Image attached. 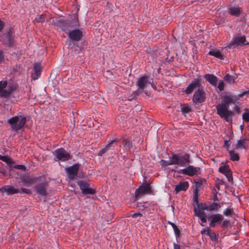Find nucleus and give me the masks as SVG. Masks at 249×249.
<instances>
[{"label": "nucleus", "mask_w": 249, "mask_h": 249, "mask_svg": "<svg viewBox=\"0 0 249 249\" xmlns=\"http://www.w3.org/2000/svg\"><path fill=\"white\" fill-rule=\"evenodd\" d=\"M108 151V148H107L106 145L104 148H102L99 150L98 155L99 156H102L104 154L107 152Z\"/></svg>", "instance_id": "44"}, {"label": "nucleus", "mask_w": 249, "mask_h": 249, "mask_svg": "<svg viewBox=\"0 0 249 249\" xmlns=\"http://www.w3.org/2000/svg\"><path fill=\"white\" fill-rule=\"evenodd\" d=\"M245 112L242 114V119L244 122H249V109L245 108Z\"/></svg>", "instance_id": "31"}, {"label": "nucleus", "mask_w": 249, "mask_h": 249, "mask_svg": "<svg viewBox=\"0 0 249 249\" xmlns=\"http://www.w3.org/2000/svg\"><path fill=\"white\" fill-rule=\"evenodd\" d=\"M16 89V87L13 85V84H9L8 86V88H7V90L11 93H12V92L15 90Z\"/></svg>", "instance_id": "48"}, {"label": "nucleus", "mask_w": 249, "mask_h": 249, "mask_svg": "<svg viewBox=\"0 0 249 249\" xmlns=\"http://www.w3.org/2000/svg\"><path fill=\"white\" fill-rule=\"evenodd\" d=\"M229 13L235 17H239L241 14V9L239 7H231L228 10Z\"/></svg>", "instance_id": "24"}, {"label": "nucleus", "mask_w": 249, "mask_h": 249, "mask_svg": "<svg viewBox=\"0 0 249 249\" xmlns=\"http://www.w3.org/2000/svg\"><path fill=\"white\" fill-rule=\"evenodd\" d=\"M246 38L245 36H234L230 43L226 46V48L233 49L239 45H246Z\"/></svg>", "instance_id": "10"}, {"label": "nucleus", "mask_w": 249, "mask_h": 249, "mask_svg": "<svg viewBox=\"0 0 249 249\" xmlns=\"http://www.w3.org/2000/svg\"><path fill=\"white\" fill-rule=\"evenodd\" d=\"M0 41L3 45L12 47L15 44V33L13 30L9 29L6 33L0 36Z\"/></svg>", "instance_id": "5"}, {"label": "nucleus", "mask_w": 249, "mask_h": 249, "mask_svg": "<svg viewBox=\"0 0 249 249\" xmlns=\"http://www.w3.org/2000/svg\"><path fill=\"white\" fill-rule=\"evenodd\" d=\"M245 140H240L237 141V142L236 144V148L237 149H241L245 148V146L244 145Z\"/></svg>", "instance_id": "35"}, {"label": "nucleus", "mask_w": 249, "mask_h": 249, "mask_svg": "<svg viewBox=\"0 0 249 249\" xmlns=\"http://www.w3.org/2000/svg\"><path fill=\"white\" fill-rule=\"evenodd\" d=\"M201 225L202 226H205V225H203L202 223V224H201Z\"/></svg>", "instance_id": "64"}, {"label": "nucleus", "mask_w": 249, "mask_h": 249, "mask_svg": "<svg viewBox=\"0 0 249 249\" xmlns=\"http://www.w3.org/2000/svg\"><path fill=\"white\" fill-rule=\"evenodd\" d=\"M79 164L75 163L66 168V172L70 179L72 180L77 176L79 169Z\"/></svg>", "instance_id": "13"}, {"label": "nucleus", "mask_w": 249, "mask_h": 249, "mask_svg": "<svg viewBox=\"0 0 249 249\" xmlns=\"http://www.w3.org/2000/svg\"><path fill=\"white\" fill-rule=\"evenodd\" d=\"M203 210H199L195 208L194 209L195 215L196 216H198L199 217H200L201 216H206L205 212H203Z\"/></svg>", "instance_id": "34"}, {"label": "nucleus", "mask_w": 249, "mask_h": 249, "mask_svg": "<svg viewBox=\"0 0 249 249\" xmlns=\"http://www.w3.org/2000/svg\"><path fill=\"white\" fill-rule=\"evenodd\" d=\"M235 109H236V110H239V107L237 106H236L235 107Z\"/></svg>", "instance_id": "62"}, {"label": "nucleus", "mask_w": 249, "mask_h": 249, "mask_svg": "<svg viewBox=\"0 0 249 249\" xmlns=\"http://www.w3.org/2000/svg\"><path fill=\"white\" fill-rule=\"evenodd\" d=\"M0 160L6 162L9 165L14 164V161L12 159L10 158L7 156H2L0 154Z\"/></svg>", "instance_id": "25"}, {"label": "nucleus", "mask_w": 249, "mask_h": 249, "mask_svg": "<svg viewBox=\"0 0 249 249\" xmlns=\"http://www.w3.org/2000/svg\"><path fill=\"white\" fill-rule=\"evenodd\" d=\"M11 93L7 89H3L0 92V96L3 98H7L11 95Z\"/></svg>", "instance_id": "39"}, {"label": "nucleus", "mask_w": 249, "mask_h": 249, "mask_svg": "<svg viewBox=\"0 0 249 249\" xmlns=\"http://www.w3.org/2000/svg\"><path fill=\"white\" fill-rule=\"evenodd\" d=\"M55 157L54 160L55 161H65L71 159V156L63 148L56 149L54 152Z\"/></svg>", "instance_id": "9"}, {"label": "nucleus", "mask_w": 249, "mask_h": 249, "mask_svg": "<svg viewBox=\"0 0 249 249\" xmlns=\"http://www.w3.org/2000/svg\"><path fill=\"white\" fill-rule=\"evenodd\" d=\"M207 235L210 237L211 240L214 242H218L219 235L218 234H216L214 232L209 231Z\"/></svg>", "instance_id": "28"}, {"label": "nucleus", "mask_w": 249, "mask_h": 249, "mask_svg": "<svg viewBox=\"0 0 249 249\" xmlns=\"http://www.w3.org/2000/svg\"><path fill=\"white\" fill-rule=\"evenodd\" d=\"M3 59V52L0 51V62Z\"/></svg>", "instance_id": "58"}, {"label": "nucleus", "mask_w": 249, "mask_h": 249, "mask_svg": "<svg viewBox=\"0 0 249 249\" xmlns=\"http://www.w3.org/2000/svg\"><path fill=\"white\" fill-rule=\"evenodd\" d=\"M168 223L172 227L173 229L177 226L176 224L172 222L169 221Z\"/></svg>", "instance_id": "59"}, {"label": "nucleus", "mask_w": 249, "mask_h": 249, "mask_svg": "<svg viewBox=\"0 0 249 249\" xmlns=\"http://www.w3.org/2000/svg\"><path fill=\"white\" fill-rule=\"evenodd\" d=\"M189 187L188 181H181L175 187V191L178 193L180 191H186Z\"/></svg>", "instance_id": "21"}, {"label": "nucleus", "mask_w": 249, "mask_h": 249, "mask_svg": "<svg viewBox=\"0 0 249 249\" xmlns=\"http://www.w3.org/2000/svg\"><path fill=\"white\" fill-rule=\"evenodd\" d=\"M199 218H200V219L201 220L202 223H206L207 222V219H206V218L205 217V216H201Z\"/></svg>", "instance_id": "56"}, {"label": "nucleus", "mask_w": 249, "mask_h": 249, "mask_svg": "<svg viewBox=\"0 0 249 249\" xmlns=\"http://www.w3.org/2000/svg\"><path fill=\"white\" fill-rule=\"evenodd\" d=\"M142 214L140 213H134L133 214H132L131 216L133 218H136L138 216L142 217Z\"/></svg>", "instance_id": "52"}, {"label": "nucleus", "mask_w": 249, "mask_h": 249, "mask_svg": "<svg viewBox=\"0 0 249 249\" xmlns=\"http://www.w3.org/2000/svg\"><path fill=\"white\" fill-rule=\"evenodd\" d=\"M206 100V93L203 90V88L201 89H197L196 90L193 97V102L196 104H200L205 102Z\"/></svg>", "instance_id": "11"}, {"label": "nucleus", "mask_w": 249, "mask_h": 249, "mask_svg": "<svg viewBox=\"0 0 249 249\" xmlns=\"http://www.w3.org/2000/svg\"><path fill=\"white\" fill-rule=\"evenodd\" d=\"M149 85L152 86L153 80L150 79L148 76L145 75L141 76L138 79L136 82V86L138 87V91L141 93L144 91V89L146 88Z\"/></svg>", "instance_id": "7"}, {"label": "nucleus", "mask_w": 249, "mask_h": 249, "mask_svg": "<svg viewBox=\"0 0 249 249\" xmlns=\"http://www.w3.org/2000/svg\"><path fill=\"white\" fill-rule=\"evenodd\" d=\"M231 145V142L229 140H225L224 141V146L227 148H228Z\"/></svg>", "instance_id": "54"}, {"label": "nucleus", "mask_w": 249, "mask_h": 249, "mask_svg": "<svg viewBox=\"0 0 249 249\" xmlns=\"http://www.w3.org/2000/svg\"><path fill=\"white\" fill-rule=\"evenodd\" d=\"M140 93L141 92L138 91V89L135 91H133L131 94L128 95V100L131 101L134 99L136 98Z\"/></svg>", "instance_id": "33"}, {"label": "nucleus", "mask_w": 249, "mask_h": 249, "mask_svg": "<svg viewBox=\"0 0 249 249\" xmlns=\"http://www.w3.org/2000/svg\"><path fill=\"white\" fill-rule=\"evenodd\" d=\"M187 164L185 168L178 171L179 174H182L189 177L197 176L200 174V168L195 167L193 165Z\"/></svg>", "instance_id": "6"}, {"label": "nucleus", "mask_w": 249, "mask_h": 249, "mask_svg": "<svg viewBox=\"0 0 249 249\" xmlns=\"http://www.w3.org/2000/svg\"><path fill=\"white\" fill-rule=\"evenodd\" d=\"M67 34L72 41H80L83 36L82 32L79 29H71Z\"/></svg>", "instance_id": "15"}, {"label": "nucleus", "mask_w": 249, "mask_h": 249, "mask_svg": "<svg viewBox=\"0 0 249 249\" xmlns=\"http://www.w3.org/2000/svg\"><path fill=\"white\" fill-rule=\"evenodd\" d=\"M14 167L15 169L21 170H25L26 169V167L23 165H16Z\"/></svg>", "instance_id": "50"}, {"label": "nucleus", "mask_w": 249, "mask_h": 249, "mask_svg": "<svg viewBox=\"0 0 249 249\" xmlns=\"http://www.w3.org/2000/svg\"><path fill=\"white\" fill-rule=\"evenodd\" d=\"M218 171L220 173L225 175L229 181H231L232 179L231 171L228 165L220 166L218 169Z\"/></svg>", "instance_id": "18"}, {"label": "nucleus", "mask_w": 249, "mask_h": 249, "mask_svg": "<svg viewBox=\"0 0 249 249\" xmlns=\"http://www.w3.org/2000/svg\"><path fill=\"white\" fill-rule=\"evenodd\" d=\"M38 178H29L26 180V182L28 183L29 184H35L38 181Z\"/></svg>", "instance_id": "41"}, {"label": "nucleus", "mask_w": 249, "mask_h": 249, "mask_svg": "<svg viewBox=\"0 0 249 249\" xmlns=\"http://www.w3.org/2000/svg\"><path fill=\"white\" fill-rule=\"evenodd\" d=\"M197 209H199V210H207V207H208V206H207L206 204H204L202 203H198L197 205Z\"/></svg>", "instance_id": "43"}, {"label": "nucleus", "mask_w": 249, "mask_h": 249, "mask_svg": "<svg viewBox=\"0 0 249 249\" xmlns=\"http://www.w3.org/2000/svg\"><path fill=\"white\" fill-rule=\"evenodd\" d=\"M223 214L227 216H232L234 214L233 209H226L223 211Z\"/></svg>", "instance_id": "38"}, {"label": "nucleus", "mask_w": 249, "mask_h": 249, "mask_svg": "<svg viewBox=\"0 0 249 249\" xmlns=\"http://www.w3.org/2000/svg\"><path fill=\"white\" fill-rule=\"evenodd\" d=\"M109 222H110V221H109V220H107V224H109V223H109Z\"/></svg>", "instance_id": "63"}, {"label": "nucleus", "mask_w": 249, "mask_h": 249, "mask_svg": "<svg viewBox=\"0 0 249 249\" xmlns=\"http://www.w3.org/2000/svg\"><path fill=\"white\" fill-rule=\"evenodd\" d=\"M194 202L197 205L198 203V191L197 190H195L194 192Z\"/></svg>", "instance_id": "40"}, {"label": "nucleus", "mask_w": 249, "mask_h": 249, "mask_svg": "<svg viewBox=\"0 0 249 249\" xmlns=\"http://www.w3.org/2000/svg\"><path fill=\"white\" fill-rule=\"evenodd\" d=\"M205 79L213 87H216L218 82L217 77L212 74H206L204 75Z\"/></svg>", "instance_id": "20"}, {"label": "nucleus", "mask_w": 249, "mask_h": 249, "mask_svg": "<svg viewBox=\"0 0 249 249\" xmlns=\"http://www.w3.org/2000/svg\"><path fill=\"white\" fill-rule=\"evenodd\" d=\"M180 107L181 111L182 113L184 114L189 113L191 110V108L188 106H186L185 105H181Z\"/></svg>", "instance_id": "37"}, {"label": "nucleus", "mask_w": 249, "mask_h": 249, "mask_svg": "<svg viewBox=\"0 0 249 249\" xmlns=\"http://www.w3.org/2000/svg\"><path fill=\"white\" fill-rule=\"evenodd\" d=\"M213 200L215 201H219V199L217 197V195L216 194H215L214 195V196L213 197Z\"/></svg>", "instance_id": "60"}, {"label": "nucleus", "mask_w": 249, "mask_h": 249, "mask_svg": "<svg viewBox=\"0 0 249 249\" xmlns=\"http://www.w3.org/2000/svg\"><path fill=\"white\" fill-rule=\"evenodd\" d=\"M173 230L176 238H179L180 236V230L177 226L173 228Z\"/></svg>", "instance_id": "46"}, {"label": "nucleus", "mask_w": 249, "mask_h": 249, "mask_svg": "<svg viewBox=\"0 0 249 249\" xmlns=\"http://www.w3.org/2000/svg\"><path fill=\"white\" fill-rule=\"evenodd\" d=\"M118 142L117 139H113L110 142L106 145V146L108 148L109 150L113 149L116 144H114V142Z\"/></svg>", "instance_id": "36"}, {"label": "nucleus", "mask_w": 249, "mask_h": 249, "mask_svg": "<svg viewBox=\"0 0 249 249\" xmlns=\"http://www.w3.org/2000/svg\"><path fill=\"white\" fill-rule=\"evenodd\" d=\"M210 218H211V220L209 225L211 228H214L216 226V224L220 222L224 218L223 216L219 213L212 214Z\"/></svg>", "instance_id": "19"}, {"label": "nucleus", "mask_w": 249, "mask_h": 249, "mask_svg": "<svg viewBox=\"0 0 249 249\" xmlns=\"http://www.w3.org/2000/svg\"><path fill=\"white\" fill-rule=\"evenodd\" d=\"M208 54L215 57L220 60L224 59V56L221 53V52L217 49H212L208 52Z\"/></svg>", "instance_id": "22"}, {"label": "nucleus", "mask_w": 249, "mask_h": 249, "mask_svg": "<svg viewBox=\"0 0 249 249\" xmlns=\"http://www.w3.org/2000/svg\"><path fill=\"white\" fill-rule=\"evenodd\" d=\"M78 12L73 14L72 19H65L62 18H56L53 20L54 26L59 28L62 31L67 34L71 29L79 26Z\"/></svg>", "instance_id": "3"}, {"label": "nucleus", "mask_w": 249, "mask_h": 249, "mask_svg": "<svg viewBox=\"0 0 249 249\" xmlns=\"http://www.w3.org/2000/svg\"><path fill=\"white\" fill-rule=\"evenodd\" d=\"M230 225V221L228 220H225L223 221L222 223V225L224 227H228L229 225Z\"/></svg>", "instance_id": "53"}, {"label": "nucleus", "mask_w": 249, "mask_h": 249, "mask_svg": "<svg viewBox=\"0 0 249 249\" xmlns=\"http://www.w3.org/2000/svg\"><path fill=\"white\" fill-rule=\"evenodd\" d=\"M45 15L42 14L38 17L36 18L35 20L37 22L43 23L45 21Z\"/></svg>", "instance_id": "42"}, {"label": "nucleus", "mask_w": 249, "mask_h": 249, "mask_svg": "<svg viewBox=\"0 0 249 249\" xmlns=\"http://www.w3.org/2000/svg\"><path fill=\"white\" fill-rule=\"evenodd\" d=\"M35 189L36 193L41 196H45L48 194L47 192V183L45 181L41 182L36 186Z\"/></svg>", "instance_id": "16"}, {"label": "nucleus", "mask_w": 249, "mask_h": 249, "mask_svg": "<svg viewBox=\"0 0 249 249\" xmlns=\"http://www.w3.org/2000/svg\"><path fill=\"white\" fill-rule=\"evenodd\" d=\"M222 103L218 104L215 107L217 114L221 118H224L227 122L230 121V117L233 115L232 111L229 110V106L231 104L235 105L237 103L238 98L236 95L227 94L221 96Z\"/></svg>", "instance_id": "1"}, {"label": "nucleus", "mask_w": 249, "mask_h": 249, "mask_svg": "<svg viewBox=\"0 0 249 249\" xmlns=\"http://www.w3.org/2000/svg\"><path fill=\"white\" fill-rule=\"evenodd\" d=\"M34 71L35 72V75L33 76V79L34 80L37 79L41 74L42 71V67L40 63H36L34 66Z\"/></svg>", "instance_id": "23"}, {"label": "nucleus", "mask_w": 249, "mask_h": 249, "mask_svg": "<svg viewBox=\"0 0 249 249\" xmlns=\"http://www.w3.org/2000/svg\"><path fill=\"white\" fill-rule=\"evenodd\" d=\"M174 249H180V245L174 243Z\"/></svg>", "instance_id": "57"}, {"label": "nucleus", "mask_w": 249, "mask_h": 249, "mask_svg": "<svg viewBox=\"0 0 249 249\" xmlns=\"http://www.w3.org/2000/svg\"><path fill=\"white\" fill-rule=\"evenodd\" d=\"M77 184L79 186L82 193L84 195H93L95 193V190L89 187V184L83 180L77 182Z\"/></svg>", "instance_id": "12"}, {"label": "nucleus", "mask_w": 249, "mask_h": 249, "mask_svg": "<svg viewBox=\"0 0 249 249\" xmlns=\"http://www.w3.org/2000/svg\"><path fill=\"white\" fill-rule=\"evenodd\" d=\"M224 80L229 83H234L235 78L229 74H226L224 77Z\"/></svg>", "instance_id": "32"}, {"label": "nucleus", "mask_w": 249, "mask_h": 249, "mask_svg": "<svg viewBox=\"0 0 249 249\" xmlns=\"http://www.w3.org/2000/svg\"><path fill=\"white\" fill-rule=\"evenodd\" d=\"M4 27V22L0 19V32H1Z\"/></svg>", "instance_id": "55"}, {"label": "nucleus", "mask_w": 249, "mask_h": 249, "mask_svg": "<svg viewBox=\"0 0 249 249\" xmlns=\"http://www.w3.org/2000/svg\"><path fill=\"white\" fill-rule=\"evenodd\" d=\"M123 144L124 145V147L126 150H130V149L133 147L132 142L127 139H125L123 141Z\"/></svg>", "instance_id": "29"}, {"label": "nucleus", "mask_w": 249, "mask_h": 249, "mask_svg": "<svg viewBox=\"0 0 249 249\" xmlns=\"http://www.w3.org/2000/svg\"><path fill=\"white\" fill-rule=\"evenodd\" d=\"M248 93H249V91H245V92H244L243 93H241V94H239V97H242V96H243V95H245V94H248Z\"/></svg>", "instance_id": "61"}, {"label": "nucleus", "mask_w": 249, "mask_h": 249, "mask_svg": "<svg viewBox=\"0 0 249 249\" xmlns=\"http://www.w3.org/2000/svg\"><path fill=\"white\" fill-rule=\"evenodd\" d=\"M206 181V180L204 178H200L198 179L196 181H195V186H196V189L198 191V190L199 189H200L202 186V184L204 182Z\"/></svg>", "instance_id": "30"}, {"label": "nucleus", "mask_w": 249, "mask_h": 249, "mask_svg": "<svg viewBox=\"0 0 249 249\" xmlns=\"http://www.w3.org/2000/svg\"><path fill=\"white\" fill-rule=\"evenodd\" d=\"M230 159L232 161H238L239 160V156L238 153H235L233 150L229 151Z\"/></svg>", "instance_id": "27"}, {"label": "nucleus", "mask_w": 249, "mask_h": 249, "mask_svg": "<svg viewBox=\"0 0 249 249\" xmlns=\"http://www.w3.org/2000/svg\"><path fill=\"white\" fill-rule=\"evenodd\" d=\"M152 192L150 184L146 183L140 186L135 191V197L138 198L141 195L150 194Z\"/></svg>", "instance_id": "14"}, {"label": "nucleus", "mask_w": 249, "mask_h": 249, "mask_svg": "<svg viewBox=\"0 0 249 249\" xmlns=\"http://www.w3.org/2000/svg\"><path fill=\"white\" fill-rule=\"evenodd\" d=\"M7 86V82L6 81H0V92L2 91Z\"/></svg>", "instance_id": "45"}, {"label": "nucleus", "mask_w": 249, "mask_h": 249, "mask_svg": "<svg viewBox=\"0 0 249 249\" xmlns=\"http://www.w3.org/2000/svg\"><path fill=\"white\" fill-rule=\"evenodd\" d=\"M160 163V165L164 167L175 165L185 167L187 164L191 163L190 156L188 153L173 154L170 157V160H161Z\"/></svg>", "instance_id": "2"}, {"label": "nucleus", "mask_w": 249, "mask_h": 249, "mask_svg": "<svg viewBox=\"0 0 249 249\" xmlns=\"http://www.w3.org/2000/svg\"><path fill=\"white\" fill-rule=\"evenodd\" d=\"M225 84L223 81L220 80L217 86V88L220 91L224 90Z\"/></svg>", "instance_id": "47"}, {"label": "nucleus", "mask_w": 249, "mask_h": 249, "mask_svg": "<svg viewBox=\"0 0 249 249\" xmlns=\"http://www.w3.org/2000/svg\"><path fill=\"white\" fill-rule=\"evenodd\" d=\"M26 122V117L21 115L12 117L7 121V123L11 126V130L16 132L22 129Z\"/></svg>", "instance_id": "4"}, {"label": "nucleus", "mask_w": 249, "mask_h": 249, "mask_svg": "<svg viewBox=\"0 0 249 249\" xmlns=\"http://www.w3.org/2000/svg\"><path fill=\"white\" fill-rule=\"evenodd\" d=\"M209 231H211V230L209 229V227H206L203 229L201 231V234H206L207 235V234Z\"/></svg>", "instance_id": "49"}, {"label": "nucleus", "mask_w": 249, "mask_h": 249, "mask_svg": "<svg viewBox=\"0 0 249 249\" xmlns=\"http://www.w3.org/2000/svg\"><path fill=\"white\" fill-rule=\"evenodd\" d=\"M20 192H21L20 193H25L27 194H29L31 193V191L29 189L24 188H21V189L20 190Z\"/></svg>", "instance_id": "51"}, {"label": "nucleus", "mask_w": 249, "mask_h": 249, "mask_svg": "<svg viewBox=\"0 0 249 249\" xmlns=\"http://www.w3.org/2000/svg\"><path fill=\"white\" fill-rule=\"evenodd\" d=\"M220 208V206L217 203L213 202L209 206H208L207 211L210 212L215 211L216 212L219 208Z\"/></svg>", "instance_id": "26"}, {"label": "nucleus", "mask_w": 249, "mask_h": 249, "mask_svg": "<svg viewBox=\"0 0 249 249\" xmlns=\"http://www.w3.org/2000/svg\"><path fill=\"white\" fill-rule=\"evenodd\" d=\"M0 192L5 193L7 195L10 196L21 193L19 189L15 188L13 186L5 185L0 188Z\"/></svg>", "instance_id": "17"}, {"label": "nucleus", "mask_w": 249, "mask_h": 249, "mask_svg": "<svg viewBox=\"0 0 249 249\" xmlns=\"http://www.w3.org/2000/svg\"><path fill=\"white\" fill-rule=\"evenodd\" d=\"M203 88L202 79L200 78H195L187 87L184 92L186 94L189 95L193 93L195 89Z\"/></svg>", "instance_id": "8"}]
</instances>
